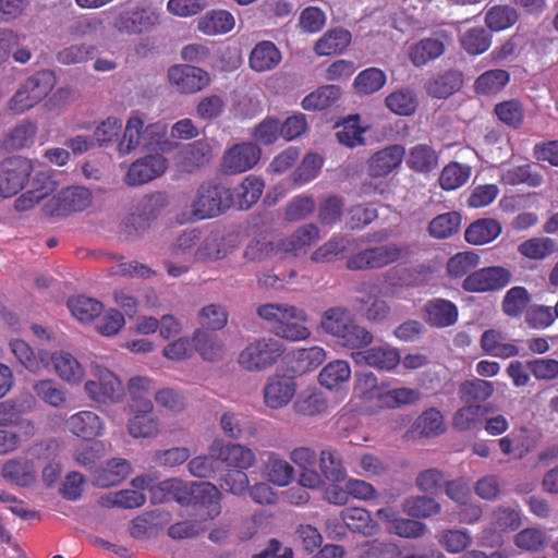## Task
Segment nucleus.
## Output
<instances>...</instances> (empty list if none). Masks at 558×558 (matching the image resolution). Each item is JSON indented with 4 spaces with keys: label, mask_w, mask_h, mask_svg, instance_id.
<instances>
[{
    "label": "nucleus",
    "mask_w": 558,
    "mask_h": 558,
    "mask_svg": "<svg viewBox=\"0 0 558 558\" xmlns=\"http://www.w3.org/2000/svg\"><path fill=\"white\" fill-rule=\"evenodd\" d=\"M531 302V294L524 287H512L502 300V311L507 316L518 317L526 310Z\"/></svg>",
    "instance_id": "59"
},
{
    "label": "nucleus",
    "mask_w": 558,
    "mask_h": 558,
    "mask_svg": "<svg viewBox=\"0 0 558 558\" xmlns=\"http://www.w3.org/2000/svg\"><path fill=\"white\" fill-rule=\"evenodd\" d=\"M166 168V159L160 154L147 155L131 163L125 182L131 186L145 184L160 177Z\"/></svg>",
    "instance_id": "15"
},
{
    "label": "nucleus",
    "mask_w": 558,
    "mask_h": 558,
    "mask_svg": "<svg viewBox=\"0 0 558 558\" xmlns=\"http://www.w3.org/2000/svg\"><path fill=\"white\" fill-rule=\"evenodd\" d=\"M296 384L293 377L276 375L270 377L264 387V400L267 407L280 409L294 397Z\"/></svg>",
    "instance_id": "18"
},
{
    "label": "nucleus",
    "mask_w": 558,
    "mask_h": 558,
    "mask_svg": "<svg viewBox=\"0 0 558 558\" xmlns=\"http://www.w3.org/2000/svg\"><path fill=\"white\" fill-rule=\"evenodd\" d=\"M210 84L207 71L193 65L177 64V90L182 94H194L203 90Z\"/></svg>",
    "instance_id": "20"
},
{
    "label": "nucleus",
    "mask_w": 558,
    "mask_h": 558,
    "mask_svg": "<svg viewBox=\"0 0 558 558\" xmlns=\"http://www.w3.org/2000/svg\"><path fill=\"white\" fill-rule=\"evenodd\" d=\"M470 175V166L452 161L442 169L439 184L446 191L457 190L468 182Z\"/></svg>",
    "instance_id": "57"
},
{
    "label": "nucleus",
    "mask_w": 558,
    "mask_h": 558,
    "mask_svg": "<svg viewBox=\"0 0 558 558\" xmlns=\"http://www.w3.org/2000/svg\"><path fill=\"white\" fill-rule=\"evenodd\" d=\"M319 469L325 478L332 483H340L347 478V470L340 453L333 448L323 449L319 453Z\"/></svg>",
    "instance_id": "42"
},
{
    "label": "nucleus",
    "mask_w": 558,
    "mask_h": 558,
    "mask_svg": "<svg viewBox=\"0 0 558 558\" xmlns=\"http://www.w3.org/2000/svg\"><path fill=\"white\" fill-rule=\"evenodd\" d=\"M69 429L84 439H93L101 434L102 425L99 416L90 411H82L68 421Z\"/></svg>",
    "instance_id": "35"
},
{
    "label": "nucleus",
    "mask_w": 558,
    "mask_h": 558,
    "mask_svg": "<svg viewBox=\"0 0 558 558\" xmlns=\"http://www.w3.org/2000/svg\"><path fill=\"white\" fill-rule=\"evenodd\" d=\"M53 367L58 376L66 381L77 383L84 376L82 365L68 352L61 351L54 356Z\"/></svg>",
    "instance_id": "60"
},
{
    "label": "nucleus",
    "mask_w": 558,
    "mask_h": 558,
    "mask_svg": "<svg viewBox=\"0 0 558 558\" xmlns=\"http://www.w3.org/2000/svg\"><path fill=\"white\" fill-rule=\"evenodd\" d=\"M463 85V74L459 70H448L426 84V92L435 98H447L458 92Z\"/></svg>",
    "instance_id": "25"
},
{
    "label": "nucleus",
    "mask_w": 558,
    "mask_h": 558,
    "mask_svg": "<svg viewBox=\"0 0 558 558\" xmlns=\"http://www.w3.org/2000/svg\"><path fill=\"white\" fill-rule=\"evenodd\" d=\"M510 82V73L502 69L485 71L474 81V92L482 96H493L501 92Z\"/></svg>",
    "instance_id": "37"
},
{
    "label": "nucleus",
    "mask_w": 558,
    "mask_h": 558,
    "mask_svg": "<svg viewBox=\"0 0 558 558\" xmlns=\"http://www.w3.org/2000/svg\"><path fill=\"white\" fill-rule=\"evenodd\" d=\"M387 82L386 73L378 68H367L354 78L353 87L357 95H372L380 90Z\"/></svg>",
    "instance_id": "49"
},
{
    "label": "nucleus",
    "mask_w": 558,
    "mask_h": 558,
    "mask_svg": "<svg viewBox=\"0 0 558 558\" xmlns=\"http://www.w3.org/2000/svg\"><path fill=\"white\" fill-rule=\"evenodd\" d=\"M318 238V228L313 223H308L296 229L290 236L279 240L277 247L284 253H295L305 246L312 245Z\"/></svg>",
    "instance_id": "36"
},
{
    "label": "nucleus",
    "mask_w": 558,
    "mask_h": 558,
    "mask_svg": "<svg viewBox=\"0 0 558 558\" xmlns=\"http://www.w3.org/2000/svg\"><path fill=\"white\" fill-rule=\"evenodd\" d=\"M505 333L497 329L485 330L480 340L482 350L492 356L509 359L519 354V348L515 344L506 341Z\"/></svg>",
    "instance_id": "22"
},
{
    "label": "nucleus",
    "mask_w": 558,
    "mask_h": 558,
    "mask_svg": "<svg viewBox=\"0 0 558 558\" xmlns=\"http://www.w3.org/2000/svg\"><path fill=\"white\" fill-rule=\"evenodd\" d=\"M85 391L99 403L120 401L124 395L122 383L110 371L101 373L98 380H88L85 384Z\"/></svg>",
    "instance_id": "16"
},
{
    "label": "nucleus",
    "mask_w": 558,
    "mask_h": 558,
    "mask_svg": "<svg viewBox=\"0 0 558 558\" xmlns=\"http://www.w3.org/2000/svg\"><path fill=\"white\" fill-rule=\"evenodd\" d=\"M501 225L494 218H482L473 221L464 232L465 241L473 245H484L497 239L501 233Z\"/></svg>",
    "instance_id": "23"
},
{
    "label": "nucleus",
    "mask_w": 558,
    "mask_h": 558,
    "mask_svg": "<svg viewBox=\"0 0 558 558\" xmlns=\"http://www.w3.org/2000/svg\"><path fill=\"white\" fill-rule=\"evenodd\" d=\"M424 320L434 328H446L454 325L459 318L458 306L446 299L434 298L423 307Z\"/></svg>",
    "instance_id": "17"
},
{
    "label": "nucleus",
    "mask_w": 558,
    "mask_h": 558,
    "mask_svg": "<svg viewBox=\"0 0 558 558\" xmlns=\"http://www.w3.org/2000/svg\"><path fill=\"white\" fill-rule=\"evenodd\" d=\"M264 181L254 175H247L241 184L232 190L234 207L239 209L251 208L263 194Z\"/></svg>",
    "instance_id": "32"
},
{
    "label": "nucleus",
    "mask_w": 558,
    "mask_h": 558,
    "mask_svg": "<svg viewBox=\"0 0 558 558\" xmlns=\"http://www.w3.org/2000/svg\"><path fill=\"white\" fill-rule=\"evenodd\" d=\"M341 95V89L336 85H325L305 96L301 102L307 111L324 110L336 102Z\"/></svg>",
    "instance_id": "46"
},
{
    "label": "nucleus",
    "mask_w": 558,
    "mask_h": 558,
    "mask_svg": "<svg viewBox=\"0 0 558 558\" xmlns=\"http://www.w3.org/2000/svg\"><path fill=\"white\" fill-rule=\"evenodd\" d=\"M33 172L31 159L11 156L0 161V195L11 197L22 191Z\"/></svg>",
    "instance_id": "6"
},
{
    "label": "nucleus",
    "mask_w": 558,
    "mask_h": 558,
    "mask_svg": "<svg viewBox=\"0 0 558 558\" xmlns=\"http://www.w3.org/2000/svg\"><path fill=\"white\" fill-rule=\"evenodd\" d=\"M355 362H364L368 366L391 371L400 363V353L396 348L389 345H378L359 351L353 355Z\"/></svg>",
    "instance_id": "19"
},
{
    "label": "nucleus",
    "mask_w": 558,
    "mask_h": 558,
    "mask_svg": "<svg viewBox=\"0 0 558 558\" xmlns=\"http://www.w3.org/2000/svg\"><path fill=\"white\" fill-rule=\"evenodd\" d=\"M511 280L509 269L501 266L484 267L472 271L462 282L466 292H487L505 288Z\"/></svg>",
    "instance_id": "10"
},
{
    "label": "nucleus",
    "mask_w": 558,
    "mask_h": 558,
    "mask_svg": "<svg viewBox=\"0 0 558 558\" xmlns=\"http://www.w3.org/2000/svg\"><path fill=\"white\" fill-rule=\"evenodd\" d=\"M66 304L73 316L81 322L94 320L104 310L101 302L85 295L72 296Z\"/></svg>",
    "instance_id": "52"
},
{
    "label": "nucleus",
    "mask_w": 558,
    "mask_h": 558,
    "mask_svg": "<svg viewBox=\"0 0 558 558\" xmlns=\"http://www.w3.org/2000/svg\"><path fill=\"white\" fill-rule=\"evenodd\" d=\"M33 390L36 396L45 403L53 408H64L66 405V391L53 379H41L33 384Z\"/></svg>",
    "instance_id": "47"
},
{
    "label": "nucleus",
    "mask_w": 558,
    "mask_h": 558,
    "mask_svg": "<svg viewBox=\"0 0 558 558\" xmlns=\"http://www.w3.org/2000/svg\"><path fill=\"white\" fill-rule=\"evenodd\" d=\"M320 325L325 332L336 337L341 345L349 349L366 348L373 342V335L365 327L356 325L343 307L328 308Z\"/></svg>",
    "instance_id": "3"
},
{
    "label": "nucleus",
    "mask_w": 558,
    "mask_h": 558,
    "mask_svg": "<svg viewBox=\"0 0 558 558\" xmlns=\"http://www.w3.org/2000/svg\"><path fill=\"white\" fill-rule=\"evenodd\" d=\"M357 292L361 295L355 298V302L359 304V311L368 322L381 323L388 317L390 306L380 298V289L377 284L364 282L360 284Z\"/></svg>",
    "instance_id": "12"
},
{
    "label": "nucleus",
    "mask_w": 558,
    "mask_h": 558,
    "mask_svg": "<svg viewBox=\"0 0 558 558\" xmlns=\"http://www.w3.org/2000/svg\"><path fill=\"white\" fill-rule=\"evenodd\" d=\"M234 204L232 189L217 179H211L198 185L190 204V211L183 213L179 222L199 221L225 214Z\"/></svg>",
    "instance_id": "1"
},
{
    "label": "nucleus",
    "mask_w": 558,
    "mask_h": 558,
    "mask_svg": "<svg viewBox=\"0 0 558 558\" xmlns=\"http://www.w3.org/2000/svg\"><path fill=\"white\" fill-rule=\"evenodd\" d=\"M211 159V147L203 140L179 148L177 144V170L193 173L204 168Z\"/></svg>",
    "instance_id": "14"
},
{
    "label": "nucleus",
    "mask_w": 558,
    "mask_h": 558,
    "mask_svg": "<svg viewBox=\"0 0 558 558\" xmlns=\"http://www.w3.org/2000/svg\"><path fill=\"white\" fill-rule=\"evenodd\" d=\"M557 251V243L550 238H532L518 246V252L530 259H544Z\"/></svg>",
    "instance_id": "58"
},
{
    "label": "nucleus",
    "mask_w": 558,
    "mask_h": 558,
    "mask_svg": "<svg viewBox=\"0 0 558 558\" xmlns=\"http://www.w3.org/2000/svg\"><path fill=\"white\" fill-rule=\"evenodd\" d=\"M405 149L392 144L375 151L366 162L367 174L372 179L386 178L402 165Z\"/></svg>",
    "instance_id": "13"
},
{
    "label": "nucleus",
    "mask_w": 558,
    "mask_h": 558,
    "mask_svg": "<svg viewBox=\"0 0 558 558\" xmlns=\"http://www.w3.org/2000/svg\"><path fill=\"white\" fill-rule=\"evenodd\" d=\"M171 205V196L162 191L150 193L143 197L138 206L147 218L153 222L166 211Z\"/></svg>",
    "instance_id": "62"
},
{
    "label": "nucleus",
    "mask_w": 558,
    "mask_h": 558,
    "mask_svg": "<svg viewBox=\"0 0 558 558\" xmlns=\"http://www.w3.org/2000/svg\"><path fill=\"white\" fill-rule=\"evenodd\" d=\"M402 250L396 244L368 246L351 255L345 267L349 270L380 269L400 259Z\"/></svg>",
    "instance_id": "7"
},
{
    "label": "nucleus",
    "mask_w": 558,
    "mask_h": 558,
    "mask_svg": "<svg viewBox=\"0 0 558 558\" xmlns=\"http://www.w3.org/2000/svg\"><path fill=\"white\" fill-rule=\"evenodd\" d=\"M264 474L266 478L280 487L289 485L294 478L293 466L276 452H266Z\"/></svg>",
    "instance_id": "26"
},
{
    "label": "nucleus",
    "mask_w": 558,
    "mask_h": 558,
    "mask_svg": "<svg viewBox=\"0 0 558 558\" xmlns=\"http://www.w3.org/2000/svg\"><path fill=\"white\" fill-rule=\"evenodd\" d=\"M351 43V33L343 28H333L326 32L315 44L317 56H331L341 53Z\"/></svg>",
    "instance_id": "34"
},
{
    "label": "nucleus",
    "mask_w": 558,
    "mask_h": 558,
    "mask_svg": "<svg viewBox=\"0 0 558 558\" xmlns=\"http://www.w3.org/2000/svg\"><path fill=\"white\" fill-rule=\"evenodd\" d=\"M34 405L35 399L31 395L0 402V426L19 424L21 416L31 411Z\"/></svg>",
    "instance_id": "39"
},
{
    "label": "nucleus",
    "mask_w": 558,
    "mask_h": 558,
    "mask_svg": "<svg viewBox=\"0 0 558 558\" xmlns=\"http://www.w3.org/2000/svg\"><path fill=\"white\" fill-rule=\"evenodd\" d=\"M56 76L53 72L44 70L27 77L11 99V109L24 112L43 100L53 88Z\"/></svg>",
    "instance_id": "5"
},
{
    "label": "nucleus",
    "mask_w": 558,
    "mask_h": 558,
    "mask_svg": "<svg viewBox=\"0 0 558 558\" xmlns=\"http://www.w3.org/2000/svg\"><path fill=\"white\" fill-rule=\"evenodd\" d=\"M282 342L271 337H262L250 342L238 356L239 365L248 372H262L272 365L283 354Z\"/></svg>",
    "instance_id": "4"
},
{
    "label": "nucleus",
    "mask_w": 558,
    "mask_h": 558,
    "mask_svg": "<svg viewBox=\"0 0 558 558\" xmlns=\"http://www.w3.org/2000/svg\"><path fill=\"white\" fill-rule=\"evenodd\" d=\"M460 44L468 54L478 56L489 49L492 34L484 27H472L461 35Z\"/></svg>",
    "instance_id": "48"
},
{
    "label": "nucleus",
    "mask_w": 558,
    "mask_h": 558,
    "mask_svg": "<svg viewBox=\"0 0 558 558\" xmlns=\"http://www.w3.org/2000/svg\"><path fill=\"white\" fill-rule=\"evenodd\" d=\"M407 166L415 172H430L438 166V155L432 146L417 144L410 148Z\"/></svg>",
    "instance_id": "40"
},
{
    "label": "nucleus",
    "mask_w": 558,
    "mask_h": 558,
    "mask_svg": "<svg viewBox=\"0 0 558 558\" xmlns=\"http://www.w3.org/2000/svg\"><path fill=\"white\" fill-rule=\"evenodd\" d=\"M444 43L436 38H424L413 45L410 50V60L415 66L425 65L430 60L444 53Z\"/></svg>",
    "instance_id": "50"
},
{
    "label": "nucleus",
    "mask_w": 558,
    "mask_h": 558,
    "mask_svg": "<svg viewBox=\"0 0 558 558\" xmlns=\"http://www.w3.org/2000/svg\"><path fill=\"white\" fill-rule=\"evenodd\" d=\"M326 360V352L320 347L299 349L293 352V371L304 374L320 366Z\"/></svg>",
    "instance_id": "54"
},
{
    "label": "nucleus",
    "mask_w": 558,
    "mask_h": 558,
    "mask_svg": "<svg viewBox=\"0 0 558 558\" xmlns=\"http://www.w3.org/2000/svg\"><path fill=\"white\" fill-rule=\"evenodd\" d=\"M262 157L260 147L253 142H242L228 148L221 161L227 174H239L253 169Z\"/></svg>",
    "instance_id": "8"
},
{
    "label": "nucleus",
    "mask_w": 558,
    "mask_h": 558,
    "mask_svg": "<svg viewBox=\"0 0 558 558\" xmlns=\"http://www.w3.org/2000/svg\"><path fill=\"white\" fill-rule=\"evenodd\" d=\"M2 477L16 486L28 487L36 481V472L26 459L8 460L1 470Z\"/></svg>",
    "instance_id": "27"
},
{
    "label": "nucleus",
    "mask_w": 558,
    "mask_h": 558,
    "mask_svg": "<svg viewBox=\"0 0 558 558\" xmlns=\"http://www.w3.org/2000/svg\"><path fill=\"white\" fill-rule=\"evenodd\" d=\"M92 203V193L84 186H69L62 189L51 198L45 210L51 216H66L71 213L82 211Z\"/></svg>",
    "instance_id": "9"
},
{
    "label": "nucleus",
    "mask_w": 558,
    "mask_h": 558,
    "mask_svg": "<svg viewBox=\"0 0 558 558\" xmlns=\"http://www.w3.org/2000/svg\"><path fill=\"white\" fill-rule=\"evenodd\" d=\"M351 368L348 362L336 360L329 362L319 373L318 381L329 390L340 388L342 384L349 381Z\"/></svg>",
    "instance_id": "45"
},
{
    "label": "nucleus",
    "mask_w": 558,
    "mask_h": 558,
    "mask_svg": "<svg viewBox=\"0 0 558 558\" xmlns=\"http://www.w3.org/2000/svg\"><path fill=\"white\" fill-rule=\"evenodd\" d=\"M195 350L203 360L216 362L223 357L225 348L217 335L197 329L193 337Z\"/></svg>",
    "instance_id": "41"
},
{
    "label": "nucleus",
    "mask_w": 558,
    "mask_h": 558,
    "mask_svg": "<svg viewBox=\"0 0 558 558\" xmlns=\"http://www.w3.org/2000/svg\"><path fill=\"white\" fill-rule=\"evenodd\" d=\"M486 412V407L466 403L453 414L452 426L459 432H470L477 426Z\"/></svg>",
    "instance_id": "56"
},
{
    "label": "nucleus",
    "mask_w": 558,
    "mask_h": 558,
    "mask_svg": "<svg viewBox=\"0 0 558 558\" xmlns=\"http://www.w3.org/2000/svg\"><path fill=\"white\" fill-rule=\"evenodd\" d=\"M440 509L439 502L427 496H413L403 501V511L412 518H430L438 514Z\"/></svg>",
    "instance_id": "55"
},
{
    "label": "nucleus",
    "mask_w": 558,
    "mask_h": 558,
    "mask_svg": "<svg viewBox=\"0 0 558 558\" xmlns=\"http://www.w3.org/2000/svg\"><path fill=\"white\" fill-rule=\"evenodd\" d=\"M220 499L221 493L211 483L191 482L183 485L177 481V502L201 521L214 520L221 513Z\"/></svg>",
    "instance_id": "2"
},
{
    "label": "nucleus",
    "mask_w": 558,
    "mask_h": 558,
    "mask_svg": "<svg viewBox=\"0 0 558 558\" xmlns=\"http://www.w3.org/2000/svg\"><path fill=\"white\" fill-rule=\"evenodd\" d=\"M257 314L271 324L272 331L277 325H283L291 319H306V314L302 308L289 304H263L258 306Z\"/></svg>",
    "instance_id": "24"
},
{
    "label": "nucleus",
    "mask_w": 558,
    "mask_h": 558,
    "mask_svg": "<svg viewBox=\"0 0 558 558\" xmlns=\"http://www.w3.org/2000/svg\"><path fill=\"white\" fill-rule=\"evenodd\" d=\"M494 113L508 128L518 130L523 125L524 108L518 99H509L496 104Z\"/></svg>",
    "instance_id": "53"
},
{
    "label": "nucleus",
    "mask_w": 558,
    "mask_h": 558,
    "mask_svg": "<svg viewBox=\"0 0 558 558\" xmlns=\"http://www.w3.org/2000/svg\"><path fill=\"white\" fill-rule=\"evenodd\" d=\"M518 20L517 9L508 4L494 5L485 14V24L492 32H501L510 28Z\"/></svg>",
    "instance_id": "44"
},
{
    "label": "nucleus",
    "mask_w": 558,
    "mask_h": 558,
    "mask_svg": "<svg viewBox=\"0 0 558 558\" xmlns=\"http://www.w3.org/2000/svg\"><path fill=\"white\" fill-rule=\"evenodd\" d=\"M150 223V219L147 218L142 208L137 206L136 211L123 218L120 225V234L123 235L125 240H135L149 228Z\"/></svg>",
    "instance_id": "63"
},
{
    "label": "nucleus",
    "mask_w": 558,
    "mask_h": 558,
    "mask_svg": "<svg viewBox=\"0 0 558 558\" xmlns=\"http://www.w3.org/2000/svg\"><path fill=\"white\" fill-rule=\"evenodd\" d=\"M537 165H520L508 168L501 175V181L506 185L526 184L531 187L541 186L544 182L543 174L537 171Z\"/></svg>",
    "instance_id": "31"
},
{
    "label": "nucleus",
    "mask_w": 558,
    "mask_h": 558,
    "mask_svg": "<svg viewBox=\"0 0 558 558\" xmlns=\"http://www.w3.org/2000/svg\"><path fill=\"white\" fill-rule=\"evenodd\" d=\"M416 428L425 437H435L445 432L444 417L435 408L424 411L415 422Z\"/></svg>",
    "instance_id": "64"
},
{
    "label": "nucleus",
    "mask_w": 558,
    "mask_h": 558,
    "mask_svg": "<svg viewBox=\"0 0 558 558\" xmlns=\"http://www.w3.org/2000/svg\"><path fill=\"white\" fill-rule=\"evenodd\" d=\"M220 462L233 470H247L255 463V453L247 447L240 444H228L222 446L218 452Z\"/></svg>",
    "instance_id": "38"
},
{
    "label": "nucleus",
    "mask_w": 558,
    "mask_h": 558,
    "mask_svg": "<svg viewBox=\"0 0 558 558\" xmlns=\"http://www.w3.org/2000/svg\"><path fill=\"white\" fill-rule=\"evenodd\" d=\"M386 107L395 114L401 117L413 116L418 107V97L416 93L402 87L391 92L385 99Z\"/></svg>",
    "instance_id": "30"
},
{
    "label": "nucleus",
    "mask_w": 558,
    "mask_h": 558,
    "mask_svg": "<svg viewBox=\"0 0 558 558\" xmlns=\"http://www.w3.org/2000/svg\"><path fill=\"white\" fill-rule=\"evenodd\" d=\"M158 21V16L144 8H130L116 11L112 27L121 34H142L148 32Z\"/></svg>",
    "instance_id": "11"
},
{
    "label": "nucleus",
    "mask_w": 558,
    "mask_h": 558,
    "mask_svg": "<svg viewBox=\"0 0 558 558\" xmlns=\"http://www.w3.org/2000/svg\"><path fill=\"white\" fill-rule=\"evenodd\" d=\"M233 15L227 10L206 12L197 22V29L209 36L227 34L234 27Z\"/></svg>",
    "instance_id": "28"
},
{
    "label": "nucleus",
    "mask_w": 558,
    "mask_h": 558,
    "mask_svg": "<svg viewBox=\"0 0 558 558\" xmlns=\"http://www.w3.org/2000/svg\"><path fill=\"white\" fill-rule=\"evenodd\" d=\"M462 217L457 211H448L436 216L428 225V233L435 239H448L461 227Z\"/></svg>",
    "instance_id": "51"
},
{
    "label": "nucleus",
    "mask_w": 558,
    "mask_h": 558,
    "mask_svg": "<svg viewBox=\"0 0 558 558\" xmlns=\"http://www.w3.org/2000/svg\"><path fill=\"white\" fill-rule=\"evenodd\" d=\"M494 391L495 387L492 381L474 378L461 383L458 395L463 402L475 404V402H484L489 399Z\"/></svg>",
    "instance_id": "43"
},
{
    "label": "nucleus",
    "mask_w": 558,
    "mask_h": 558,
    "mask_svg": "<svg viewBox=\"0 0 558 558\" xmlns=\"http://www.w3.org/2000/svg\"><path fill=\"white\" fill-rule=\"evenodd\" d=\"M131 465L125 459H110L105 466L96 469L93 476L95 486L106 488L120 484L130 473Z\"/></svg>",
    "instance_id": "21"
},
{
    "label": "nucleus",
    "mask_w": 558,
    "mask_h": 558,
    "mask_svg": "<svg viewBox=\"0 0 558 558\" xmlns=\"http://www.w3.org/2000/svg\"><path fill=\"white\" fill-rule=\"evenodd\" d=\"M281 60V54L271 41L258 43L250 54V66L256 72H265L274 69Z\"/></svg>",
    "instance_id": "33"
},
{
    "label": "nucleus",
    "mask_w": 558,
    "mask_h": 558,
    "mask_svg": "<svg viewBox=\"0 0 558 558\" xmlns=\"http://www.w3.org/2000/svg\"><path fill=\"white\" fill-rule=\"evenodd\" d=\"M167 125L162 122L148 124L143 131V146L147 150H160L162 153L171 149V143L166 138Z\"/></svg>",
    "instance_id": "61"
},
{
    "label": "nucleus",
    "mask_w": 558,
    "mask_h": 558,
    "mask_svg": "<svg viewBox=\"0 0 558 558\" xmlns=\"http://www.w3.org/2000/svg\"><path fill=\"white\" fill-rule=\"evenodd\" d=\"M340 517L347 527L352 532L369 536L375 534L378 530L377 522L372 519L371 513L364 508H344L341 511Z\"/></svg>",
    "instance_id": "29"
}]
</instances>
